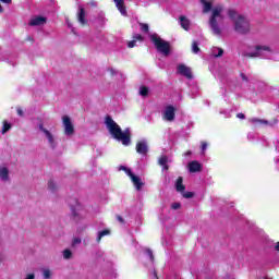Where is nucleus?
Instances as JSON below:
<instances>
[{
  "instance_id": "44",
  "label": "nucleus",
  "mask_w": 279,
  "mask_h": 279,
  "mask_svg": "<svg viewBox=\"0 0 279 279\" xmlns=\"http://www.w3.org/2000/svg\"><path fill=\"white\" fill-rule=\"evenodd\" d=\"M236 117H238V119H245V114H243V113H238Z\"/></svg>"
},
{
  "instance_id": "38",
  "label": "nucleus",
  "mask_w": 279,
  "mask_h": 279,
  "mask_svg": "<svg viewBox=\"0 0 279 279\" xmlns=\"http://www.w3.org/2000/svg\"><path fill=\"white\" fill-rule=\"evenodd\" d=\"M252 121H253V123H265V124H267V121H265V120L254 119Z\"/></svg>"
},
{
  "instance_id": "8",
  "label": "nucleus",
  "mask_w": 279,
  "mask_h": 279,
  "mask_svg": "<svg viewBox=\"0 0 279 279\" xmlns=\"http://www.w3.org/2000/svg\"><path fill=\"white\" fill-rule=\"evenodd\" d=\"M162 119L169 122L175 121V107L167 106L162 112Z\"/></svg>"
},
{
  "instance_id": "48",
  "label": "nucleus",
  "mask_w": 279,
  "mask_h": 279,
  "mask_svg": "<svg viewBox=\"0 0 279 279\" xmlns=\"http://www.w3.org/2000/svg\"><path fill=\"white\" fill-rule=\"evenodd\" d=\"M110 73H111V75H114V70L110 69Z\"/></svg>"
},
{
  "instance_id": "4",
  "label": "nucleus",
  "mask_w": 279,
  "mask_h": 279,
  "mask_svg": "<svg viewBox=\"0 0 279 279\" xmlns=\"http://www.w3.org/2000/svg\"><path fill=\"white\" fill-rule=\"evenodd\" d=\"M149 38L151 40V43H154L157 51H159V53H162L163 56H169V53H171V46L169 45V41L162 40V38H160V36H158V34H150Z\"/></svg>"
},
{
  "instance_id": "27",
  "label": "nucleus",
  "mask_w": 279,
  "mask_h": 279,
  "mask_svg": "<svg viewBox=\"0 0 279 279\" xmlns=\"http://www.w3.org/2000/svg\"><path fill=\"white\" fill-rule=\"evenodd\" d=\"M12 129V124L8 123V121H3V126H2V134H7V132H10Z\"/></svg>"
},
{
  "instance_id": "14",
  "label": "nucleus",
  "mask_w": 279,
  "mask_h": 279,
  "mask_svg": "<svg viewBox=\"0 0 279 279\" xmlns=\"http://www.w3.org/2000/svg\"><path fill=\"white\" fill-rule=\"evenodd\" d=\"M179 23L182 29H184L185 32H189V29H191V20H189L186 16L181 15L179 17Z\"/></svg>"
},
{
  "instance_id": "25",
  "label": "nucleus",
  "mask_w": 279,
  "mask_h": 279,
  "mask_svg": "<svg viewBox=\"0 0 279 279\" xmlns=\"http://www.w3.org/2000/svg\"><path fill=\"white\" fill-rule=\"evenodd\" d=\"M63 258L65 260H71V258H73V252H71V250L66 248L63 251Z\"/></svg>"
},
{
  "instance_id": "39",
  "label": "nucleus",
  "mask_w": 279,
  "mask_h": 279,
  "mask_svg": "<svg viewBox=\"0 0 279 279\" xmlns=\"http://www.w3.org/2000/svg\"><path fill=\"white\" fill-rule=\"evenodd\" d=\"M24 279H36V275L34 274H28Z\"/></svg>"
},
{
  "instance_id": "18",
  "label": "nucleus",
  "mask_w": 279,
  "mask_h": 279,
  "mask_svg": "<svg viewBox=\"0 0 279 279\" xmlns=\"http://www.w3.org/2000/svg\"><path fill=\"white\" fill-rule=\"evenodd\" d=\"M77 21L81 23V25H86V12L82 7L78 9Z\"/></svg>"
},
{
  "instance_id": "21",
  "label": "nucleus",
  "mask_w": 279,
  "mask_h": 279,
  "mask_svg": "<svg viewBox=\"0 0 279 279\" xmlns=\"http://www.w3.org/2000/svg\"><path fill=\"white\" fill-rule=\"evenodd\" d=\"M143 254L148 258L149 263L154 265V252L150 248H143Z\"/></svg>"
},
{
  "instance_id": "35",
  "label": "nucleus",
  "mask_w": 279,
  "mask_h": 279,
  "mask_svg": "<svg viewBox=\"0 0 279 279\" xmlns=\"http://www.w3.org/2000/svg\"><path fill=\"white\" fill-rule=\"evenodd\" d=\"M120 171H125L126 175H130V173H132V170H130L128 167L125 166H121L119 168Z\"/></svg>"
},
{
  "instance_id": "23",
  "label": "nucleus",
  "mask_w": 279,
  "mask_h": 279,
  "mask_svg": "<svg viewBox=\"0 0 279 279\" xmlns=\"http://www.w3.org/2000/svg\"><path fill=\"white\" fill-rule=\"evenodd\" d=\"M213 56L215 58H221L223 56V49H221V48H214L213 49Z\"/></svg>"
},
{
  "instance_id": "22",
  "label": "nucleus",
  "mask_w": 279,
  "mask_h": 279,
  "mask_svg": "<svg viewBox=\"0 0 279 279\" xmlns=\"http://www.w3.org/2000/svg\"><path fill=\"white\" fill-rule=\"evenodd\" d=\"M167 162H169V158H167V156H161L158 160V165H160V167H163L165 171L169 170V166H167Z\"/></svg>"
},
{
  "instance_id": "28",
  "label": "nucleus",
  "mask_w": 279,
  "mask_h": 279,
  "mask_svg": "<svg viewBox=\"0 0 279 279\" xmlns=\"http://www.w3.org/2000/svg\"><path fill=\"white\" fill-rule=\"evenodd\" d=\"M48 189L49 191H51L52 193H56V191H58V185H56V182H53L52 180H50L48 182Z\"/></svg>"
},
{
  "instance_id": "42",
  "label": "nucleus",
  "mask_w": 279,
  "mask_h": 279,
  "mask_svg": "<svg viewBox=\"0 0 279 279\" xmlns=\"http://www.w3.org/2000/svg\"><path fill=\"white\" fill-rule=\"evenodd\" d=\"M17 114H19V117H23V109L17 108Z\"/></svg>"
},
{
  "instance_id": "45",
  "label": "nucleus",
  "mask_w": 279,
  "mask_h": 279,
  "mask_svg": "<svg viewBox=\"0 0 279 279\" xmlns=\"http://www.w3.org/2000/svg\"><path fill=\"white\" fill-rule=\"evenodd\" d=\"M275 250H276V252H279V242L276 243Z\"/></svg>"
},
{
  "instance_id": "19",
  "label": "nucleus",
  "mask_w": 279,
  "mask_h": 279,
  "mask_svg": "<svg viewBox=\"0 0 279 279\" xmlns=\"http://www.w3.org/2000/svg\"><path fill=\"white\" fill-rule=\"evenodd\" d=\"M140 40L141 43H143V36L141 34H135L133 36V40L128 43V47L130 49H134V47H136V41Z\"/></svg>"
},
{
  "instance_id": "49",
  "label": "nucleus",
  "mask_w": 279,
  "mask_h": 279,
  "mask_svg": "<svg viewBox=\"0 0 279 279\" xmlns=\"http://www.w3.org/2000/svg\"><path fill=\"white\" fill-rule=\"evenodd\" d=\"M185 156H191V151H187V153L185 154Z\"/></svg>"
},
{
  "instance_id": "36",
  "label": "nucleus",
  "mask_w": 279,
  "mask_h": 279,
  "mask_svg": "<svg viewBox=\"0 0 279 279\" xmlns=\"http://www.w3.org/2000/svg\"><path fill=\"white\" fill-rule=\"evenodd\" d=\"M181 206H182V204H180V203H173V204L171 205V208H172L173 210H178V209L181 208Z\"/></svg>"
},
{
  "instance_id": "2",
  "label": "nucleus",
  "mask_w": 279,
  "mask_h": 279,
  "mask_svg": "<svg viewBox=\"0 0 279 279\" xmlns=\"http://www.w3.org/2000/svg\"><path fill=\"white\" fill-rule=\"evenodd\" d=\"M223 5L218 4L211 10V15L209 17L211 34L218 38H221V34H223V31L219 26V21H223Z\"/></svg>"
},
{
  "instance_id": "26",
  "label": "nucleus",
  "mask_w": 279,
  "mask_h": 279,
  "mask_svg": "<svg viewBox=\"0 0 279 279\" xmlns=\"http://www.w3.org/2000/svg\"><path fill=\"white\" fill-rule=\"evenodd\" d=\"M41 274H43V278L44 279H51V269H49V268H44L43 270H41Z\"/></svg>"
},
{
  "instance_id": "6",
  "label": "nucleus",
  "mask_w": 279,
  "mask_h": 279,
  "mask_svg": "<svg viewBox=\"0 0 279 279\" xmlns=\"http://www.w3.org/2000/svg\"><path fill=\"white\" fill-rule=\"evenodd\" d=\"M263 51L268 53H274V50L269 46L257 45L255 46V51H246L243 53L244 58H263Z\"/></svg>"
},
{
  "instance_id": "47",
  "label": "nucleus",
  "mask_w": 279,
  "mask_h": 279,
  "mask_svg": "<svg viewBox=\"0 0 279 279\" xmlns=\"http://www.w3.org/2000/svg\"><path fill=\"white\" fill-rule=\"evenodd\" d=\"M89 5L95 7V5H97V2H89Z\"/></svg>"
},
{
  "instance_id": "41",
  "label": "nucleus",
  "mask_w": 279,
  "mask_h": 279,
  "mask_svg": "<svg viewBox=\"0 0 279 279\" xmlns=\"http://www.w3.org/2000/svg\"><path fill=\"white\" fill-rule=\"evenodd\" d=\"M241 77H242L243 82H250V80L245 76V74L242 73Z\"/></svg>"
},
{
  "instance_id": "7",
  "label": "nucleus",
  "mask_w": 279,
  "mask_h": 279,
  "mask_svg": "<svg viewBox=\"0 0 279 279\" xmlns=\"http://www.w3.org/2000/svg\"><path fill=\"white\" fill-rule=\"evenodd\" d=\"M62 121L64 134L68 136V138H71V136L75 134V126H73V122H71V118H69V116H64Z\"/></svg>"
},
{
  "instance_id": "29",
  "label": "nucleus",
  "mask_w": 279,
  "mask_h": 279,
  "mask_svg": "<svg viewBox=\"0 0 279 279\" xmlns=\"http://www.w3.org/2000/svg\"><path fill=\"white\" fill-rule=\"evenodd\" d=\"M140 95L142 97H147V95H149V88H147L146 86L140 87Z\"/></svg>"
},
{
  "instance_id": "30",
  "label": "nucleus",
  "mask_w": 279,
  "mask_h": 279,
  "mask_svg": "<svg viewBox=\"0 0 279 279\" xmlns=\"http://www.w3.org/2000/svg\"><path fill=\"white\" fill-rule=\"evenodd\" d=\"M71 210H72V217H73V219H75L76 217H80V206H77V207H72Z\"/></svg>"
},
{
  "instance_id": "17",
  "label": "nucleus",
  "mask_w": 279,
  "mask_h": 279,
  "mask_svg": "<svg viewBox=\"0 0 279 279\" xmlns=\"http://www.w3.org/2000/svg\"><path fill=\"white\" fill-rule=\"evenodd\" d=\"M184 179L182 177H179L174 183L175 190L178 193H184V190L186 189L183 184Z\"/></svg>"
},
{
  "instance_id": "9",
  "label": "nucleus",
  "mask_w": 279,
  "mask_h": 279,
  "mask_svg": "<svg viewBox=\"0 0 279 279\" xmlns=\"http://www.w3.org/2000/svg\"><path fill=\"white\" fill-rule=\"evenodd\" d=\"M177 73L179 75H183L187 80H193V72H191V68L186 66L185 64H179L177 68Z\"/></svg>"
},
{
  "instance_id": "15",
  "label": "nucleus",
  "mask_w": 279,
  "mask_h": 279,
  "mask_svg": "<svg viewBox=\"0 0 279 279\" xmlns=\"http://www.w3.org/2000/svg\"><path fill=\"white\" fill-rule=\"evenodd\" d=\"M116 3V8H118L119 12L122 16L128 15V11L125 10V1L124 0H113Z\"/></svg>"
},
{
  "instance_id": "33",
  "label": "nucleus",
  "mask_w": 279,
  "mask_h": 279,
  "mask_svg": "<svg viewBox=\"0 0 279 279\" xmlns=\"http://www.w3.org/2000/svg\"><path fill=\"white\" fill-rule=\"evenodd\" d=\"M183 197L185 199H191V198L195 197V194L193 192H184Z\"/></svg>"
},
{
  "instance_id": "10",
  "label": "nucleus",
  "mask_w": 279,
  "mask_h": 279,
  "mask_svg": "<svg viewBox=\"0 0 279 279\" xmlns=\"http://www.w3.org/2000/svg\"><path fill=\"white\" fill-rule=\"evenodd\" d=\"M137 154H141V156H147V153L149 151V146L147 144V140H142L136 143L135 147Z\"/></svg>"
},
{
  "instance_id": "16",
  "label": "nucleus",
  "mask_w": 279,
  "mask_h": 279,
  "mask_svg": "<svg viewBox=\"0 0 279 279\" xmlns=\"http://www.w3.org/2000/svg\"><path fill=\"white\" fill-rule=\"evenodd\" d=\"M190 173H197L202 171V165L198 161H191L189 165Z\"/></svg>"
},
{
  "instance_id": "24",
  "label": "nucleus",
  "mask_w": 279,
  "mask_h": 279,
  "mask_svg": "<svg viewBox=\"0 0 279 279\" xmlns=\"http://www.w3.org/2000/svg\"><path fill=\"white\" fill-rule=\"evenodd\" d=\"M108 234H110L109 230H102V231L98 232L96 241L99 243V241H101V239H104V236H108Z\"/></svg>"
},
{
  "instance_id": "34",
  "label": "nucleus",
  "mask_w": 279,
  "mask_h": 279,
  "mask_svg": "<svg viewBox=\"0 0 279 279\" xmlns=\"http://www.w3.org/2000/svg\"><path fill=\"white\" fill-rule=\"evenodd\" d=\"M82 243V239L80 238H74L72 241V247H75L76 245H80Z\"/></svg>"
},
{
  "instance_id": "20",
  "label": "nucleus",
  "mask_w": 279,
  "mask_h": 279,
  "mask_svg": "<svg viewBox=\"0 0 279 279\" xmlns=\"http://www.w3.org/2000/svg\"><path fill=\"white\" fill-rule=\"evenodd\" d=\"M199 1L204 5L203 7L204 14H208V12H210V10H213V3L208 2L206 0H199Z\"/></svg>"
},
{
  "instance_id": "12",
  "label": "nucleus",
  "mask_w": 279,
  "mask_h": 279,
  "mask_svg": "<svg viewBox=\"0 0 279 279\" xmlns=\"http://www.w3.org/2000/svg\"><path fill=\"white\" fill-rule=\"evenodd\" d=\"M129 178L131 179V182L134 184L136 191H141L143 189V186H145V183H143V181H141V178L133 174L132 172H129Z\"/></svg>"
},
{
  "instance_id": "31",
  "label": "nucleus",
  "mask_w": 279,
  "mask_h": 279,
  "mask_svg": "<svg viewBox=\"0 0 279 279\" xmlns=\"http://www.w3.org/2000/svg\"><path fill=\"white\" fill-rule=\"evenodd\" d=\"M192 51L194 53H199V44H197V41L192 43Z\"/></svg>"
},
{
  "instance_id": "32",
  "label": "nucleus",
  "mask_w": 279,
  "mask_h": 279,
  "mask_svg": "<svg viewBox=\"0 0 279 279\" xmlns=\"http://www.w3.org/2000/svg\"><path fill=\"white\" fill-rule=\"evenodd\" d=\"M140 27H141L142 32H145V34H147V32H149V25L148 24L140 23Z\"/></svg>"
},
{
  "instance_id": "11",
  "label": "nucleus",
  "mask_w": 279,
  "mask_h": 279,
  "mask_svg": "<svg viewBox=\"0 0 279 279\" xmlns=\"http://www.w3.org/2000/svg\"><path fill=\"white\" fill-rule=\"evenodd\" d=\"M47 23V17L40 16V15H35L31 17L28 25L31 27H40V25H45Z\"/></svg>"
},
{
  "instance_id": "5",
  "label": "nucleus",
  "mask_w": 279,
  "mask_h": 279,
  "mask_svg": "<svg viewBox=\"0 0 279 279\" xmlns=\"http://www.w3.org/2000/svg\"><path fill=\"white\" fill-rule=\"evenodd\" d=\"M39 131L41 132L48 147H50V149H58V136H56V133L52 130L45 128L43 123L39 124Z\"/></svg>"
},
{
  "instance_id": "3",
  "label": "nucleus",
  "mask_w": 279,
  "mask_h": 279,
  "mask_svg": "<svg viewBox=\"0 0 279 279\" xmlns=\"http://www.w3.org/2000/svg\"><path fill=\"white\" fill-rule=\"evenodd\" d=\"M228 16L233 22L234 31L238 34H250L251 25L247 17L236 13L233 9L228 11Z\"/></svg>"
},
{
  "instance_id": "50",
  "label": "nucleus",
  "mask_w": 279,
  "mask_h": 279,
  "mask_svg": "<svg viewBox=\"0 0 279 279\" xmlns=\"http://www.w3.org/2000/svg\"><path fill=\"white\" fill-rule=\"evenodd\" d=\"M0 12H3V7L0 5Z\"/></svg>"
},
{
  "instance_id": "43",
  "label": "nucleus",
  "mask_w": 279,
  "mask_h": 279,
  "mask_svg": "<svg viewBox=\"0 0 279 279\" xmlns=\"http://www.w3.org/2000/svg\"><path fill=\"white\" fill-rule=\"evenodd\" d=\"M1 1V3H7L8 5L10 4V3H12V0H0Z\"/></svg>"
},
{
  "instance_id": "1",
  "label": "nucleus",
  "mask_w": 279,
  "mask_h": 279,
  "mask_svg": "<svg viewBox=\"0 0 279 279\" xmlns=\"http://www.w3.org/2000/svg\"><path fill=\"white\" fill-rule=\"evenodd\" d=\"M109 133L116 141H120L122 145H130V129L121 130V126L112 120L111 117H107L105 120Z\"/></svg>"
},
{
  "instance_id": "46",
  "label": "nucleus",
  "mask_w": 279,
  "mask_h": 279,
  "mask_svg": "<svg viewBox=\"0 0 279 279\" xmlns=\"http://www.w3.org/2000/svg\"><path fill=\"white\" fill-rule=\"evenodd\" d=\"M118 221H120V223H123V217L118 216Z\"/></svg>"
},
{
  "instance_id": "13",
  "label": "nucleus",
  "mask_w": 279,
  "mask_h": 279,
  "mask_svg": "<svg viewBox=\"0 0 279 279\" xmlns=\"http://www.w3.org/2000/svg\"><path fill=\"white\" fill-rule=\"evenodd\" d=\"M0 180L1 182H10V168L0 166Z\"/></svg>"
},
{
  "instance_id": "40",
  "label": "nucleus",
  "mask_w": 279,
  "mask_h": 279,
  "mask_svg": "<svg viewBox=\"0 0 279 279\" xmlns=\"http://www.w3.org/2000/svg\"><path fill=\"white\" fill-rule=\"evenodd\" d=\"M66 25L70 29H72V32H75V28H73V24H71V22H69V20H66Z\"/></svg>"
},
{
  "instance_id": "37",
  "label": "nucleus",
  "mask_w": 279,
  "mask_h": 279,
  "mask_svg": "<svg viewBox=\"0 0 279 279\" xmlns=\"http://www.w3.org/2000/svg\"><path fill=\"white\" fill-rule=\"evenodd\" d=\"M206 149H208V144L206 142L202 143V154H204V151H206Z\"/></svg>"
}]
</instances>
